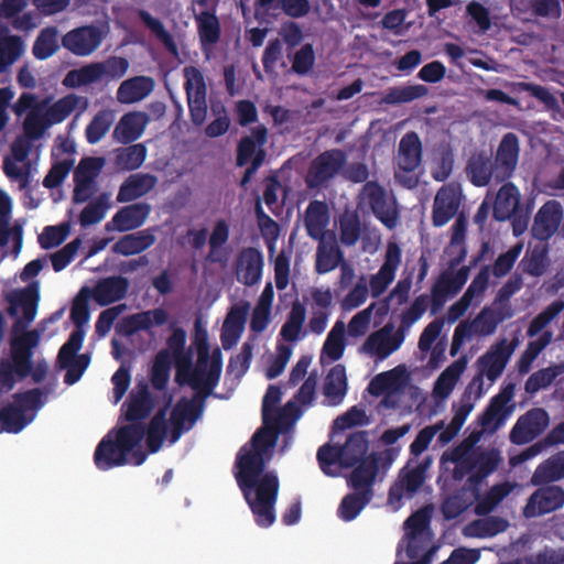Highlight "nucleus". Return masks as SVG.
<instances>
[{
  "label": "nucleus",
  "instance_id": "nucleus-25",
  "mask_svg": "<svg viewBox=\"0 0 564 564\" xmlns=\"http://www.w3.org/2000/svg\"><path fill=\"white\" fill-rule=\"evenodd\" d=\"M391 329L383 327L368 336L362 345V349L379 359H384L393 351L399 349L403 343V335L399 332L391 335Z\"/></svg>",
  "mask_w": 564,
  "mask_h": 564
},
{
  "label": "nucleus",
  "instance_id": "nucleus-19",
  "mask_svg": "<svg viewBox=\"0 0 564 564\" xmlns=\"http://www.w3.org/2000/svg\"><path fill=\"white\" fill-rule=\"evenodd\" d=\"M154 405V398L149 390L148 383L138 382L122 404L124 419L130 424L142 423L141 421L151 414Z\"/></svg>",
  "mask_w": 564,
  "mask_h": 564
},
{
  "label": "nucleus",
  "instance_id": "nucleus-49",
  "mask_svg": "<svg viewBox=\"0 0 564 564\" xmlns=\"http://www.w3.org/2000/svg\"><path fill=\"white\" fill-rule=\"evenodd\" d=\"M564 478V451L550 457L539 465L533 474L532 481L535 485L556 481Z\"/></svg>",
  "mask_w": 564,
  "mask_h": 564
},
{
  "label": "nucleus",
  "instance_id": "nucleus-14",
  "mask_svg": "<svg viewBox=\"0 0 564 564\" xmlns=\"http://www.w3.org/2000/svg\"><path fill=\"white\" fill-rule=\"evenodd\" d=\"M563 505L562 487L555 485L540 487L529 497L523 508V516L528 519L541 517L562 508Z\"/></svg>",
  "mask_w": 564,
  "mask_h": 564
},
{
  "label": "nucleus",
  "instance_id": "nucleus-42",
  "mask_svg": "<svg viewBox=\"0 0 564 564\" xmlns=\"http://www.w3.org/2000/svg\"><path fill=\"white\" fill-rule=\"evenodd\" d=\"M155 236L151 229L140 230L122 236L112 247L113 252L122 256L141 253L153 246Z\"/></svg>",
  "mask_w": 564,
  "mask_h": 564
},
{
  "label": "nucleus",
  "instance_id": "nucleus-16",
  "mask_svg": "<svg viewBox=\"0 0 564 564\" xmlns=\"http://www.w3.org/2000/svg\"><path fill=\"white\" fill-rule=\"evenodd\" d=\"M519 153V138L513 132L506 133L498 145L494 161L497 183H502L513 175Z\"/></svg>",
  "mask_w": 564,
  "mask_h": 564
},
{
  "label": "nucleus",
  "instance_id": "nucleus-22",
  "mask_svg": "<svg viewBox=\"0 0 564 564\" xmlns=\"http://www.w3.org/2000/svg\"><path fill=\"white\" fill-rule=\"evenodd\" d=\"M502 458L496 448L491 449H474L471 459L469 460L471 475L468 476L467 485L478 488L482 481L497 470Z\"/></svg>",
  "mask_w": 564,
  "mask_h": 564
},
{
  "label": "nucleus",
  "instance_id": "nucleus-55",
  "mask_svg": "<svg viewBox=\"0 0 564 564\" xmlns=\"http://www.w3.org/2000/svg\"><path fill=\"white\" fill-rule=\"evenodd\" d=\"M172 366V356L169 350H160L153 360L151 368V384L158 391H163L167 387L170 370Z\"/></svg>",
  "mask_w": 564,
  "mask_h": 564
},
{
  "label": "nucleus",
  "instance_id": "nucleus-38",
  "mask_svg": "<svg viewBox=\"0 0 564 564\" xmlns=\"http://www.w3.org/2000/svg\"><path fill=\"white\" fill-rule=\"evenodd\" d=\"M154 80L148 76H135L123 80L117 90V100L120 104H134L144 99L152 93Z\"/></svg>",
  "mask_w": 564,
  "mask_h": 564
},
{
  "label": "nucleus",
  "instance_id": "nucleus-45",
  "mask_svg": "<svg viewBox=\"0 0 564 564\" xmlns=\"http://www.w3.org/2000/svg\"><path fill=\"white\" fill-rule=\"evenodd\" d=\"M306 318V308L300 301H294L291 311L282 325L280 336L283 340L295 343L300 340L303 325Z\"/></svg>",
  "mask_w": 564,
  "mask_h": 564
},
{
  "label": "nucleus",
  "instance_id": "nucleus-13",
  "mask_svg": "<svg viewBox=\"0 0 564 564\" xmlns=\"http://www.w3.org/2000/svg\"><path fill=\"white\" fill-rule=\"evenodd\" d=\"M7 300L9 302L7 312L11 317L18 316V310H22V317H18L14 322V330L26 328L36 316L40 300L39 283H30L26 288L8 295Z\"/></svg>",
  "mask_w": 564,
  "mask_h": 564
},
{
  "label": "nucleus",
  "instance_id": "nucleus-48",
  "mask_svg": "<svg viewBox=\"0 0 564 564\" xmlns=\"http://www.w3.org/2000/svg\"><path fill=\"white\" fill-rule=\"evenodd\" d=\"M347 391L346 369L343 365L334 366L324 383V394L333 404L341 402Z\"/></svg>",
  "mask_w": 564,
  "mask_h": 564
},
{
  "label": "nucleus",
  "instance_id": "nucleus-26",
  "mask_svg": "<svg viewBox=\"0 0 564 564\" xmlns=\"http://www.w3.org/2000/svg\"><path fill=\"white\" fill-rule=\"evenodd\" d=\"M148 122L149 117L144 112L124 113L113 130V138L122 144H130L143 134Z\"/></svg>",
  "mask_w": 564,
  "mask_h": 564
},
{
  "label": "nucleus",
  "instance_id": "nucleus-7",
  "mask_svg": "<svg viewBox=\"0 0 564 564\" xmlns=\"http://www.w3.org/2000/svg\"><path fill=\"white\" fill-rule=\"evenodd\" d=\"M189 117L195 126H202L207 115V85L203 72L193 65L183 69Z\"/></svg>",
  "mask_w": 564,
  "mask_h": 564
},
{
  "label": "nucleus",
  "instance_id": "nucleus-12",
  "mask_svg": "<svg viewBox=\"0 0 564 564\" xmlns=\"http://www.w3.org/2000/svg\"><path fill=\"white\" fill-rule=\"evenodd\" d=\"M550 416L542 408H532L520 415L509 433L514 445H524L539 437L549 426Z\"/></svg>",
  "mask_w": 564,
  "mask_h": 564
},
{
  "label": "nucleus",
  "instance_id": "nucleus-56",
  "mask_svg": "<svg viewBox=\"0 0 564 564\" xmlns=\"http://www.w3.org/2000/svg\"><path fill=\"white\" fill-rule=\"evenodd\" d=\"M90 296V290L88 288H83L76 299L73 302L70 308V319L75 325V328L72 333L79 332L82 335V340L85 337L84 326L88 323L90 317L88 297Z\"/></svg>",
  "mask_w": 564,
  "mask_h": 564
},
{
  "label": "nucleus",
  "instance_id": "nucleus-35",
  "mask_svg": "<svg viewBox=\"0 0 564 564\" xmlns=\"http://www.w3.org/2000/svg\"><path fill=\"white\" fill-rule=\"evenodd\" d=\"M151 207L147 203L127 205L113 215L111 223L120 232L130 231L141 227L149 217Z\"/></svg>",
  "mask_w": 564,
  "mask_h": 564
},
{
  "label": "nucleus",
  "instance_id": "nucleus-29",
  "mask_svg": "<svg viewBox=\"0 0 564 564\" xmlns=\"http://www.w3.org/2000/svg\"><path fill=\"white\" fill-rule=\"evenodd\" d=\"M512 316L513 311L510 304H503L501 306L492 305V307L485 306L473 321L476 327V335L484 337L492 335L499 324Z\"/></svg>",
  "mask_w": 564,
  "mask_h": 564
},
{
  "label": "nucleus",
  "instance_id": "nucleus-63",
  "mask_svg": "<svg viewBox=\"0 0 564 564\" xmlns=\"http://www.w3.org/2000/svg\"><path fill=\"white\" fill-rule=\"evenodd\" d=\"M547 265L546 247H534L529 250L520 262L522 271L531 276H541Z\"/></svg>",
  "mask_w": 564,
  "mask_h": 564
},
{
  "label": "nucleus",
  "instance_id": "nucleus-4",
  "mask_svg": "<svg viewBox=\"0 0 564 564\" xmlns=\"http://www.w3.org/2000/svg\"><path fill=\"white\" fill-rule=\"evenodd\" d=\"M143 423L122 425L105 435L98 443L94 453V463L99 470L106 471L115 467L124 466L129 462L130 452L139 447L144 438Z\"/></svg>",
  "mask_w": 564,
  "mask_h": 564
},
{
  "label": "nucleus",
  "instance_id": "nucleus-54",
  "mask_svg": "<svg viewBox=\"0 0 564 564\" xmlns=\"http://www.w3.org/2000/svg\"><path fill=\"white\" fill-rule=\"evenodd\" d=\"M427 94L429 88L421 84L391 87L386 91L382 101L387 105L405 104L422 98Z\"/></svg>",
  "mask_w": 564,
  "mask_h": 564
},
{
  "label": "nucleus",
  "instance_id": "nucleus-47",
  "mask_svg": "<svg viewBox=\"0 0 564 564\" xmlns=\"http://www.w3.org/2000/svg\"><path fill=\"white\" fill-rule=\"evenodd\" d=\"M80 102L84 104L83 108H86V99L75 94H68L59 98L45 111L48 123L53 126L63 122L75 111Z\"/></svg>",
  "mask_w": 564,
  "mask_h": 564
},
{
  "label": "nucleus",
  "instance_id": "nucleus-41",
  "mask_svg": "<svg viewBox=\"0 0 564 564\" xmlns=\"http://www.w3.org/2000/svg\"><path fill=\"white\" fill-rule=\"evenodd\" d=\"M368 448L369 440L366 431H358L350 434L345 444L340 446L341 466L345 468L354 467L367 457Z\"/></svg>",
  "mask_w": 564,
  "mask_h": 564
},
{
  "label": "nucleus",
  "instance_id": "nucleus-40",
  "mask_svg": "<svg viewBox=\"0 0 564 564\" xmlns=\"http://www.w3.org/2000/svg\"><path fill=\"white\" fill-rule=\"evenodd\" d=\"M520 205V192L513 183H505L498 191L494 204V217L498 221L510 219Z\"/></svg>",
  "mask_w": 564,
  "mask_h": 564
},
{
  "label": "nucleus",
  "instance_id": "nucleus-34",
  "mask_svg": "<svg viewBox=\"0 0 564 564\" xmlns=\"http://www.w3.org/2000/svg\"><path fill=\"white\" fill-rule=\"evenodd\" d=\"M479 497V489L467 482L442 503L441 510L446 520H454L463 514Z\"/></svg>",
  "mask_w": 564,
  "mask_h": 564
},
{
  "label": "nucleus",
  "instance_id": "nucleus-60",
  "mask_svg": "<svg viewBox=\"0 0 564 564\" xmlns=\"http://www.w3.org/2000/svg\"><path fill=\"white\" fill-rule=\"evenodd\" d=\"M113 122V113L110 110H99L85 130L86 140L89 144L98 143L109 131Z\"/></svg>",
  "mask_w": 564,
  "mask_h": 564
},
{
  "label": "nucleus",
  "instance_id": "nucleus-23",
  "mask_svg": "<svg viewBox=\"0 0 564 564\" xmlns=\"http://www.w3.org/2000/svg\"><path fill=\"white\" fill-rule=\"evenodd\" d=\"M130 282L121 275H111L97 281L90 290V296L99 306H108L123 300L129 291Z\"/></svg>",
  "mask_w": 564,
  "mask_h": 564
},
{
  "label": "nucleus",
  "instance_id": "nucleus-31",
  "mask_svg": "<svg viewBox=\"0 0 564 564\" xmlns=\"http://www.w3.org/2000/svg\"><path fill=\"white\" fill-rule=\"evenodd\" d=\"M380 457L377 453H371L357 465L349 477V485L354 490H372V485L379 473Z\"/></svg>",
  "mask_w": 564,
  "mask_h": 564
},
{
  "label": "nucleus",
  "instance_id": "nucleus-43",
  "mask_svg": "<svg viewBox=\"0 0 564 564\" xmlns=\"http://www.w3.org/2000/svg\"><path fill=\"white\" fill-rule=\"evenodd\" d=\"M145 430V443L150 453L161 449L167 433L166 408L159 409Z\"/></svg>",
  "mask_w": 564,
  "mask_h": 564
},
{
  "label": "nucleus",
  "instance_id": "nucleus-64",
  "mask_svg": "<svg viewBox=\"0 0 564 564\" xmlns=\"http://www.w3.org/2000/svg\"><path fill=\"white\" fill-rule=\"evenodd\" d=\"M345 350V324L337 321L328 333L326 340L323 345V352H325L330 360H339Z\"/></svg>",
  "mask_w": 564,
  "mask_h": 564
},
{
  "label": "nucleus",
  "instance_id": "nucleus-50",
  "mask_svg": "<svg viewBox=\"0 0 564 564\" xmlns=\"http://www.w3.org/2000/svg\"><path fill=\"white\" fill-rule=\"evenodd\" d=\"M139 19L164 45L166 51L173 56H178V47L173 35L165 29L163 22L145 10H139Z\"/></svg>",
  "mask_w": 564,
  "mask_h": 564
},
{
  "label": "nucleus",
  "instance_id": "nucleus-10",
  "mask_svg": "<svg viewBox=\"0 0 564 564\" xmlns=\"http://www.w3.org/2000/svg\"><path fill=\"white\" fill-rule=\"evenodd\" d=\"M431 463V458L425 457L414 467H403L399 473L398 479L389 489V502L395 505L400 503L404 497L413 498L425 482Z\"/></svg>",
  "mask_w": 564,
  "mask_h": 564
},
{
  "label": "nucleus",
  "instance_id": "nucleus-8",
  "mask_svg": "<svg viewBox=\"0 0 564 564\" xmlns=\"http://www.w3.org/2000/svg\"><path fill=\"white\" fill-rule=\"evenodd\" d=\"M80 337L79 332L70 333L57 354V364L61 369L66 370L64 382L68 386L76 383L90 364L88 354H77L83 347L84 340Z\"/></svg>",
  "mask_w": 564,
  "mask_h": 564
},
{
  "label": "nucleus",
  "instance_id": "nucleus-32",
  "mask_svg": "<svg viewBox=\"0 0 564 564\" xmlns=\"http://www.w3.org/2000/svg\"><path fill=\"white\" fill-rule=\"evenodd\" d=\"M317 240L319 243L316 250L315 270L318 274H325L335 270L344 262V254L334 234L328 238L324 237Z\"/></svg>",
  "mask_w": 564,
  "mask_h": 564
},
{
  "label": "nucleus",
  "instance_id": "nucleus-5",
  "mask_svg": "<svg viewBox=\"0 0 564 564\" xmlns=\"http://www.w3.org/2000/svg\"><path fill=\"white\" fill-rule=\"evenodd\" d=\"M359 204L367 207L372 215L389 230H393L400 219L397 198L379 182L368 181L359 192Z\"/></svg>",
  "mask_w": 564,
  "mask_h": 564
},
{
  "label": "nucleus",
  "instance_id": "nucleus-6",
  "mask_svg": "<svg viewBox=\"0 0 564 564\" xmlns=\"http://www.w3.org/2000/svg\"><path fill=\"white\" fill-rule=\"evenodd\" d=\"M395 159L397 170L394 178L397 183L409 189L416 187L419 183L417 177L409 175L422 162V142L416 132L409 131L401 138Z\"/></svg>",
  "mask_w": 564,
  "mask_h": 564
},
{
  "label": "nucleus",
  "instance_id": "nucleus-46",
  "mask_svg": "<svg viewBox=\"0 0 564 564\" xmlns=\"http://www.w3.org/2000/svg\"><path fill=\"white\" fill-rule=\"evenodd\" d=\"M372 498V490H358L346 495L337 510L338 517L344 521H352Z\"/></svg>",
  "mask_w": 564,
  "mask_h": 564
},
{
  "label": "nucleus",
  "instance_id": "nucleus-27",
  "mask_svg": "<svg viewBox=\"0 0 564 564\" xmlns=\"http://www.w3.org/2000/svg\"><path fill=\"white\" fill-rule=\"evenodd\" d=\"M156 183L158 178L153 174H131L120 185L117 202L128 203L143 197L155 187Z\"/></svg>",
  "mask_w": 564,
  "mask_h": 564
},
{
  "label": "nucleus",
  "instance_id": "nucleus-57",
  "mask_svg": "<svg viewBox=\"0 0 564 564\" xmlns=\"http://www.w3.org/2000/svg\"><path fill=\"white\" fill-rule=\"evenodd\" d=\"M31 419L25 416L23 409L18 408L14 403L8 404L0 410V432L17 434L21 432Z\"/></svg>",
  "mask_w": 564,
  "mask_h": 564
},
{
  "label": "nucleus",
  "instance_id": "nucleus-52",
  "mask_svg": "<svg viewBox=\"0 0 564 564\" xmlns=\"http://www.w3.org/2000/svg\"><path fill=\"white\" fill-rule=\"evenodd\" d=\"M466 361L460 358L449 365L436 379L434 384V393L445 399L454 390L460 375L465 370Z\"/></svg>",
  "mask_w": 564,
  "mask_h": 564
},
{
  "label": "nucleus",
  "instance_id": "nucleus-51",
  "mask_svg": "<svg viewBox=\"0 0 564 564\" xmlns=\"http://www.w3.org/2000/svg\"><path fill=\"white\" fill-rule=\"evenodd\" d=\"M58 31L55 26H46L37 34L32 54L36 59L44 61L53 56L58 50Z\"/></svg>",
  "mask_w": 564,
  "mask_h": 564
},
{
  "label": "nucleus",
  "instance_id": "nucleus-28",
  "mask_svg": "<svg viewBox=\"0 0 564 564\" xmlns=\"http://www.w3.org/2000/svg\"><path fill=\"white\" fill-rule=\"evenodd\" d=\"M465 171L470 183L477 187L487 186L491 178L496 180V166L492 156L486 151L471 154Z\"/></svg>",
  "mask_w": 564,
  "mask_h": 564
},
{
  "label": "nucleus",
  "instance_id": "nucleus-20",
  "mask_svg": "<svg viewBox=\"0 0 564 564\" xmlns=\"http://www.w3.org/2000/svg\"><path fill=\"white\" fill-rule=\"evenodd\" d=\"M263 254L254 248H243L236 260L235 271L237 280L246 286L258 284L262 278Z\"/></svg>",
  "mask_w": 564,
  "mask_h": 564
},
{
  "label": "nucleus",
  "instance_id": "nucleus-17",
  "mask_svg": "<svg viewBox=\"0 0 564 564\" xmlns=\"http://www.w3.org/2000/svg\"><path fill=\"white\" fill-rule=\"evenodd\" d=\"M402 251L397 242L387 245L384 261L379 271L371 275L369 286L372 297H379L395 278V272L401 264Z\"/></svg>",
  "mask_w": 564,
  "mask_h": 564
},
{
  "label": "nucleus",
  "instance_id": "nucleus-15",
  "mask_svg": "<svg viewBox=\"0 0 564 564\" xmlns=\"http://www.w3.org/2000/svg\"><path fill=\"white\" fill-rule=\"evenodd\" d=\"M512 387L506 388L490 399L488 405L478 417L482 432L494 434L505 424V421L512 412V406L508 405L512 398Z\"/></svg>",
  "mask_w": 564,
  "mask_h": 564
},
{
  "label": "nucleus",
  "instance_id": "nucleus-44",
  "mask_svg": "<svg viewBox=\"0 0 564 564\" xmlns=\"http://www.w3.org/2000/svg\"><path fill=\"white\" fill-rule=\"evenodd\" d=\"M148 155L143 143L130 144L115 151V165L120 171H134L142 166Z\"/></svg>",
  "mask_w": 564,
  "mask_h": 564
},
{
  "label": "nucleus",
  "instance_id": "nucleus-33",
  "mask_svg": "<svg viewBox=\"0 0 564 564\" xmlns=\"http://www.w3.org/2000/svg\"><path fill=\"white\" fill-rule=\"evenodd\" d=\"M167 319V312L158 307L127 316L122 322V329L126 335L131 336L140 330H150L152 326H162Z\"/></svg>",
  "mask_w": 564,
  "mask_h": 564
},
{
  "label": "nucleus",
  "instance_id": "nucleus-37",
  "mask_svg": "<svg viewBox=\"0 0 564 564\" xmlns=\"http://www.w3.org/2000/svg\"><path fill=\"white\" fill-rule=\"evenodd\" d=\"M511 354L512 348L506 346V340H502L496 350L488 351L478 359L479 373L491 382L496 381L503 372Z\"/></svg>",
  "mask_w": 564,
  "mask_h": 564
},
{
  "label": "nucleus",
  "instance_id": "nucleus-59",
  "mask_svg": "<svg viewBox=\"0 0 564 564\" xmlns=\"http://www.w3.org/2000/svg\"><path fill=\"white\" fill-rule=\"evenodd\" d=\"M98 79L117 80L122 78L129 68V62L121 56H110L102 62H94Z\"/></svg>",
  "mask_w": 564,
  "mask_h": 564
},
{
  "label": "nucleus",
  "instance_id": "nucleus-21",
  "mask_svg": "<svg viewBox=\"0 0 564 564\" xmlns=\"http://www.w3.org/2000/svg\"><path fill=\"white\" fill-rule=\"evenodd\" d=\"M563 219V209L557 200H549L538 210L532 225V236L547 241L558 229Z\"/></svg>",
  "mask_w": 564,
  "mask_h": 564
},
{
  "label": "nucleus",
  "instance_id": "nucleus-62",
  "mask_svg": "<svg viewBox=\"0 0 564 564\" xmlns=\"http://www.w3.org/2000/svg\"><path fill=\"white\" fill-rule=\"evenodd\" d=\"M253 344L246 341L242 344L240 352L231 356L226 369V376L240 381L248 371L252 360Z\"/></svg>",
  "mask_w": 564,
  "mask_h": 564
},
{
  "label": "nucleus",
  "instance_id": "nucleus-36",
  "mask_svg": "<svg viewBox=\"0 0 564 564\" xmlns=\"http://www.w3.org/2000/svg\"><path fill=\"white\" fill-rule=\"evenodd\" d=\"M329 224V210L325 202L312 200L305 210L304 225L312 239L326 237V227Z\"/></svg>",
  "mask_w": 564,
  "mask_h": 564
},
{
  "label": "nucleus",
  "instance_id": "nucleus-53",
  "mask_svg": "<svg viewBox=\"0 0 564 564\" xmlns=\"http://www.w3.org/2000/svg\"><path fill=\"white\" fill-rule=\"evenodd\" d=\"M23 50L24 44L20 36H0V74L8 72V69L20 58Z\"/></svg>",
  "mask_w": 564,
  "mask_h": 564
},
{
  "label": "nucleus",
  "instance_id": "nucleus-11",
  "mask_svg": "<svg viewBox=\"0 0 564 564\" xmlns=\"http://www.w3.org/2000/svg\"><path fill=\"white\" fill-rule=\"evenodd\" d=\"M346 163V154L343 150H326L318 154L307 171L305 182L310 188H317L334 178Z\"/></svg>",
  "mask_w": 564,
  "mask_h": 564
},
{
  "label": "nucleus",
  "instance_id": "nucleus-9",
  "mask_svg": "<svg viewBox=\"0 0 564 564\" xmlns=\"http://www.w3.org/2000/svg\"><path fill=\"white\" fill-rule=\"evenodd\" d=\"M206 399L199 394H193L191 399L182 397L171 412L170 442L176 443L182 434L189 431L200 419L205 410Z\"/></svg>",
  "mask_w": 564,
  "mask_h": 564
},
{
  "label": "nucleus",
  "instance_id": "nucleus-24",
  "mask_svg": "<svg viewBox=\"0 0 564 564\" xmlns=\"http://www.w3.org/2000/svg\"><path fill=\"white\" fill-rule=\"evenodd\" d=\"M311 297L314 307L307 328L311 333L321 335L327 327L328 318L330 315L329 308L333 304V294L330 289L323 290L314 288L311 291Z\"/></svg>",
  "mask_w": 564,
  "mask_h": 564
},
{
  "label": "nucleus",
  "instance_id": "nucleus-30",
  "mask_svg": "<svg viewBox=\"0 0 564 564\" xmlns=\"http://www.w3.org/2000/svg\"><path fill=\"white\" fill-rule=\"evenodd\" d=\"M459 199L453 188L441 187L434 198L432 208V224L435 227L446 225L457 213Z\"/></svg>",
  "mask_w": 564,
  "mask_h": 564
},
{
  "label": "nucleus",
  "instance_id": "nucleus-58",
  "mask_svg": "<svg viewBox=\"0 0 564 564\" xmlns=\"http://www.w3.org/2000/svg\"><path fill=\"white\" fill-rule=\"evenodd\" d=\"M361 235V221L356 212H344L339 217V238L344 246H355Z\"/></svg>",
  "mask_w": 564,
  "mask_h": 564
},
{
  "label": "nucleus",
  "instance_id": "nucleus-61",
  "mask_svg": "<svg viewBox=\"0 0 564 564\" xmlns=\"http://www.w3.org/2000/svg\"><path fill=\"white\" fill-rule=\"evenodd\" d=\"M197 30L200 42L204 44H215L220 37V23L215 13L203 11L196 17Z\"/></svg>",
  "mask_w": 564,
  "mask_h": 564
},
{
  "label": "nucleus",
  "instance_id": "nucleus-2",
  "mask_svg": "<svg viewBox=\"0 0 564 564\" xmlns=\"http://www.w3.org/2000/svg\"><path fill=\"white\" fill-rule=\"evenodd\" d=\"M223 368V355L216 348L212 355L208 347L203 346L197 350V360L193 365L191 356H183L176 360L175 382L181 386H188L194 394L207 399L218 386Z\"/></svg>",
  "mask_w": 564,
  "mask_h": 564
},
{
  "label": "nucleus",
  "instance_id": "nucleus-3",
  "mask_svg": "<svg viewBox=\"0 0 564 564\" xmlns=\"http://www.w3.org/2000/svg\"><path fill=\"white\" fill-rule=\"evenodd\" d=\"M39 333L29 330L11 341V359H2L0 362V384L6 390H11L15 384V376L24 379L32 377L35 383H41L47 376L48 366L45 360L33 365V348L39 344Z\"/></svg>",
  "mask_w": 564,
  "mask_h": 564
},
{
  "label": "nucleus",
  "instance_id": "nucleus-39",
  "mask_svg": "<svg viewBox=\"0 0 564 564\" xmlns=\"http://www.w3.org/2000/svg\"><path fill=\"white\" fill-rule=\"evenodd\" d=\"M268 141V129L263 126H257L251 130V135L242 137L237 145L236 163L242 167L256 156L258 151Z\"/></svg>",
  "mask_w": 564,
  "mask_h": 564
},
{
  "label": "nucleus",
  "instance_id": "nucleus-1",
  "mask_svg": "<svg viewBox=\"0 0 564 564\" xmlns=\"http://www.w3.org/2000/svg\"><path fill=\"white\" fill-rule=\"evenodd\" d=\"M276 435L264 427L251 437L250 445H243L237 454L235 478L250 508L254 522L269 528L275 521V503L280 481L274 470L265 471V454L275 445Z\"/></svg>",
  "mask_w": 564,
  "mask_h": 564
},
{
  "label": "nucleus",
  "instance_id": "nucleus-18",
  "mask_svg": "<svg viewBox=\"0 0 564 564\" xmlns=\"http://www.w3.org/2000/svg\"><path fill=\"white\" fill-rule=\"evenodd\" d=\"M102 41V34L97 26L85 25L67 32L62 37V45L77 56L93 54Z\"/></svg>",
  "mask_w": 564,
  "mask_h": 564
}]
</instances>
